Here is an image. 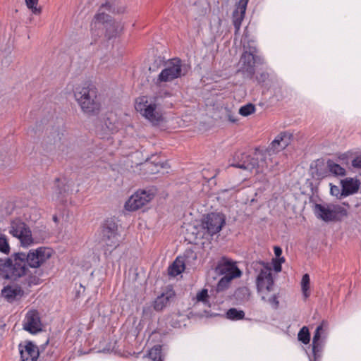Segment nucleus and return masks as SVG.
Listing matches in <instances>:
<instances>
[{"label":"nucleus","mask_w":361,"mask_h":361,"mask_svg":"<svg viewBox=\"0 0 361 361\" xmlns=\"http://www.w3.org/2000/svg\"><path fill=\"white\" fill-rule=\"evenodd\" d=\"M74 97L84 114L95 115L99 112L101 104L96 92L88 85L76 86L74 90Z\"/></svg>","instance_id":"nucleus-1"},{"label":"nucleus","mask_w":361,"mask_h":361,"mask_svg":"<svg viewBox=\"0 0 361 361\" xmlns=\"http://www.w3.org/2000/svg\"><path fill=\"white\" fill-rule=\"evenodd\" d=\"M135 108L145 118L154 125L164 121V113L157 97H140L137 99Z\"/></svg>","instance_id":"nucleus-2"},{"label":"nucleus","mask_w":361,"mask_h":361,"mask_svg":"<svg viewBox=\"0 0 361 361\" xmlns=\"http://www.w3.org/2000/svg\"><path fill=\"white\" fill-rule=\"evenodd\" d=\"M349 207V204L345 202H343L342 204L332 203L316 204L314 211L319 219L324 221H333L346 217Z\"/></svg>","instance_id":"nucleus-3"},{"label":"nucleus","mask_w":361,"mask_h":361,"mask_svg":"<svg viewBox=\"0 0 361 361\" xmlns=\"http://www.w3.org/2000/svg\"><path fill=\"white\" fill-rule=\"evenodd\" d=\"M269 155L262 150H256L252 155L246 156L241 164L232 166L256 173H264L268 167Z\"/></svg>","instance_id":"nucleus-4"},{"label":"nucleus","mask_w":361,"mask_h":361,"mask_svg":"<svg viewBox=\"0 0 361 361\" xmlns=\"http://www.w3.org/2000/svg\"><path fill=\"white\" fill-rule=\"evenodd\" d=\"M25 253H15L11 257L7 259L5 277L8 279L15 281L27 274L29 271L27 266Z\"/></svg>","instance_id":"nucleus-5"},{"label":"nucleus","mask_w":361,"mask_h":361,"mask_svg":"<svg viewBox=\"0 0 361 361\" xmlns=\"http://www.w3.org/2000/svg\"><path fill=\"white\" fill-rule=\"evenodd\" d=\"M186 73L182 62L178 59H173L165 63L157 78V83L171 82L184 75Z\"/></svg>","instance_id":"nucleus-6"},{"label":"nucleus","mask_w":361,"mask_h":361,"mask_svg":"<svg viewBox=\"0 0 361 361\" xmlns=\"http://www.w3.org/2000/svg\"><path fill=\"white\" fill-rule=\"evenodd\" d=\"M226 224V216L221 213H211L204 216L201 222L202 237L219 233Z\"/></svg>","instance_id":"nucleus-7"},{"label":"nucleus","mask_w":361,"mask_h":361,"mask_svg":"<svg viewBox=\"0 0 361 361\" xmlns=\"http://www.w3.org/2000/svg\"><path fill=\"white\" fill-rule=\"evenodd\" d=\"M262 267L256 279L257 292L262 300H265L267 295L273 290L274 280L271 267L268 264H261Z\"/></svg>","instance_id":"nucleus-8"},{"label":"nucleus","mask_w":361,"mask_h":361,"mask_svg":"<svg viewBox=\"0 0 361 361\" xmlns=\"http://www.w3.org/2000/svg\"><path fill=\"white\" fill-rule=\"evenodd\" d=\"M155 193L152 190H140L134 192L126 202L124 207L128 211H136L150 202Z\"/></svg>","instance_id":"nucleus-9"},{"label":"nucleus","mask_w":361,"mask_h":361,"mask_svg":"<svg viewBox=\"0 0 361 361\" xmlns=\"http://www.w3.org/2000/svg\"><path fill=\"white\" fill-rule=\"evenodd\" d=\"M9 233L19 240L23 247H28L34 244L30 229L20 220H14L11 222Z\"/></svg>","instance_id":"nucleus-10"},{"label":"nucleus","mask_w":361,"mask_h":361,"mask_svg":"<svg viewBox=\"0 0 361 361\" xmlns=\"http://www.w3.org/2000/svg\"><path fill=\"white\" fill-rule=\"evenodd\" d=\"M53 252L51 249L40 247L37 249L30 250L25 254L27 263L31 268H39L49 260L52 256Z\"/></svg>","instance_id":"nucleus-11"},{"label":"nucleus","mask_w":361,"mask_h":361,"mask_svg":"<svg viewBox=\"0 0 361 361\" xmlns=\"http://www.w3.org/2000/svg\"><path fill=\"white\" fill-rule=\"evenodd\" d=\"M214 272L232 280L240 278L242 271L237 267L236 262L226 257H222L217 263Z\"/></svg>","instance_id":"nucleus-12"},{"label":"nucleus","mask_w":361,"mask_h":361,"mask_svg":"<svg viewBox=\"0 0 361 361\" xmlns=\"http://www.w3.org/2000/svg\"><path fill=\"white\" fill-rule=\"evenodd\" d=\"M101 241L108 250L116 248L121 240L114 224L104 226L100 232Z\"/></svg>","instance_id":"nucleus-13"},{"label":"nucleus","mask_w":361,"mask_h":361,"mask_svg":"<svg viewBox=\"0 0 361 361\" xmlns=\"http://www.w3.org/2000/svg\"><path fill=\"white\" fill-rule=\"evenodd\" d=\"M328 334V323L326 321H322L321 324L316 329L314 335L312 338V351L314 359L320 357L322 351L324 346L322 340L325 339Z\"/></svg>","instance_id":"nucleus-14"},{"label":"nucleus","mask_w":361,"mask_h":361,"mask_svg":"<svg viewBox=\"0 0 361 361\" xmlns=\"http://www.w3.org/2000/svg\"><path fill=\"white\" fill-rule=\"evenodd\" d=\"M23 326V329L32 334L41 331L42 324L39 312L35 310H29L25 316Z\"/></svg>","instance_id":"nucleus-15"},{"label":"nucleus","mask_w":361,"mask_h":361,"mask_svg":"<svg viewBox=\"0 0 361 361\" xmlns=\"http://www.w3.org/2000/svg\"><path fill=\"white\" fill-rule=\"evenodd\" d=\"M20 361H37L39 352L38 347L32 342H25L18 345Z\"/></svg>","instance_id":"nucleus-16"},{"label":"nucleus","mask_w":361,"mask_h":361,"mask_svg":"<svg viewBox=\"0 0 361 361\" xmlns=\"http://www.w3.org/2000/svg\"><path fill=\"white\" fill-rule=\"evenodd\" d=\"M291 139V134L287 132L281 133L271 143L270 150L275 152L285 149L290 143Z\"/></svg>","instance_id":"nucleus-17"},{"label":"nucleus","mask_w":361,"mask_h":361,"mask_svg":"<svg viewBox=\"0 0 361 361\" xmlns=\"http://www.w3.org/2000/svg\"><path fill=\"white\" fill-rule=\"evenodd\" d=\"M240 63L242 66V72L247 76H252L254 74L255 58L253 53L245 51L241 56Z\"/></svg>","instance_id":"nucleus-18"},{"label":"nucleus","mask_w":361,"mask_h":361,"mask_svg":"<svg viewBox=\"0 0 361 361\" xmlns=\"http://www.w3.org/2000/svg\"><path fill=\"white\" fill-rule=\"evenodd\" d=\"M249 0H240L233 13V23L236 31H238L244 18Z\"/></svg>","instance_id":"nucleus-19"},{"label":"nucleus","mask_w":361,"mask_h":361,"mask_svg":"<svg viewBox=\"0 0 361 361\" xmlns=\"http://www.w3.org/2000/svg\"><path fill=\"white\" fill-rule=\"evenodd\" d=\"M342 184L341 196H348L356 192L360 186V183L353 178H348L341 181Z\"/></svg>","instance_id":"nucleus-20"},{"label":"nucleus","mask_w":361,"mask_h":361,"mask_svg":"<svg viewBox=\"0 0 361 361\" xmlns=\"http://www.w3.org/2000/svg\"><path fill=\"white\" fill-rule=\"evenodd\" d=\"M1 294L8 301H12L18 297L21 296L22 290L18 286H8L2 290Z\"/></svg>","instance_id":"nucleus-21"},{"label":"nucleus","mask_w":361,"mask_h":361,"mask_svg":"<svg viewBox=\"0 0 361 361\" xmlns=\"http://www.w3.org/2000/svg\"><path fill=\"white\" fill-rule=\"evenodd\" d=\"M185 269V263L182 257H177L173 263L169 267V274L176 276L181 274Z\"/></svg>","instance_id":"nucleus-22"},{"label":"nucleus","mask_w":361,"mask_h":361,"mask_svg":"<svg viewBox=\"0 0 361 361\" xmlns=\"http://www.w3.org/2000/svg\"><path fill=\"white\" fill-rule=\"evenodd\" d=\"M172 293L162 294L157 297L154 302V307L156 310H161L167 305L170 298H171Z\"/></svg>","instance_id":"nucleus-23"},{"label":"nucleus","mask_w":361,"mask_h":361,"mask_svg":"<svg viewBox=\"0 0 361 361\" xmlns=\"http://www.w3.org/2000/svg\"><path fill=\"white\" fill-rule=\"evenodd\" d=\"M327 166L329 171L335 176H344L345 173V169L333 161L329 160L327 161Z\"/></svg>","instance_id":"nucleus-24"},{"label":"nucleus","mask_w":361,"mask_h":361,"mask_svg":"<svg viewBox=\"0 0 361 361\" xmlns=\"http://www.w3.org/2000/svg\"><path fill=\"white\" fill-rule=\"evenodd\" d=\"M310 283L309 275L307 274H304L301 280V289L305 298H307L310 296Z\"/></svg>","instance_id":"nucleus-25"},{"label":"nucleus","mask_w":361,"mask_h":361,"mask_svg":"<svg viewBox=\"0 0 361 361\" xmlns=\"http://www.w3.org/2000/svg\"><path fill=\"white\" fill-rule=\"evenodd\" d=\"M148 356L152 361H162L161 346L155 345L151 348L149 351Z\"/></svg>","instance_id":"nucleus-26"},{"label":"nucleus","mask_w":361,"mask_h":361,"mask_svg":"<svg viewBox=\"0 0 361 361\" xmlns=\"http://www.w3.org/2000/svg\"><path fill=\"white\" fill-rule=\"evenodd\" d=\"M245 316V313L242 310H238L235 308H231L226 312V317L228 319L232 320L242 319Z\"/></svg>","instance_id":"nucleus-27"},{"label":"nucleus","mask_w":361,"mask_h":361,"mask_svg":"<svg viewBox=\"0 0 361 361\" xmlns=\"http://www.w3.org/2000/svg\"><path fill=\"white\" fill-rule=\"evenodd\" d=\"M109 20V16L104 12H99L95 15L92 24L97 27L100 24H104Z\"/></svg>","instance_id":"nucleus-28"},{"label":"nucleus","mask_w":361,"mask_h":361,"mask_svg":"<svg viewBox=\"0 0 361 361\" xmlns=\"http://www.w3.org/2000/svg\"><path fill=\"white\" fill-rule=\"evenodd\" d=\"M0 252L8 255L10 252V245L6 235L0 233Z\"/></svg>","instance_id":"nucleus-29"},{"label":"nucleus","mask_w":361,"mask_h":361,"mask_svg":"<svg viewBox=\"0 0 361 361\" xmlns=\"http://www.w3.org/2000/svg\"><path fill=\"white\" fill-rule=\"evenodd\" d=\"M231 281L232 279H228L226 276H222L217 283L216 291L221 292L226 290L230 286Z\"/></svg>","instance_id":"nucleus-30"},{"label":"nucleus","mask_w":361,"mask_h":361,"mask_svg":"<svg viewBox=\"0 0 361 361\" xmlns=\"http://www.w3.org/2000/svg\"><path fill=\"white\" fill-rule=\"evenodd\" d=\"M27 7L31 10L32 13L39 15L42 12L41 7L38 6L39 0H25Z\"/></svg>","instance_id":"nucleus-31"},{"label":"nucleus","mask_w":361,"mask_h":361,"mask_svg":"<svg viewBox=\"0 0 361 361\" xmlns=\"http://www.w3.org/2000/svg\"><path fill=\"white\" fill-rule=\"evenodd\" d=\"M298 340L304 344L309 343L310 341V335L307 327L303 326L299 331L298 335Z\"/></svg>","instance_id":"nucleus-32"},{"label":"nucleus","mask_w":361,"mask_h":361,"mask_svg":"<svg viewBox=\"0 0 361 361\" xmlns=\"http://www.w3.org/2000/svg\"><path fill=\"white\" fill-rule=\"evenodd\" d=\"M255 111V107L252 104L243 106L239 109V114L243 116H247Z\"/></svg>","instance_id":"nucleus-33"},{"label":"nucleus","mask_w":361,"mask_h":361,"mask_svg":"<svg viewBox=\"0 0 361 361\" xmlns=\"http://www.w3.org/2000/svg\"><path fill=\"white\" fill-rule=\"evenodd\" d=\"M180 315L178 314H172L166 318V324H169L172 327H178L180 325V322L177 317Z\"/></svg>","instance_id":"nucleus-34"},{"label":"nucleus","mask_w":361,"mask_h":361,"mask_svg":"<svg viewBox=\"0 0 361 361\" xmlns=\"http://www.w3.org/2000/svg\"><path fill=\"white\" fill-rule=\"evenodd\" d=\"M208 290L205 288L202 289L196 295V300L197 302H203L204 304H207L208 302Z\"/></svg>","instance_id":"nucleus-35"},{"label":"nucleus","mask_w":361,"mask_h":361,"mask_svg":"<svg viewBox=\"0 0 361 361\" xmlns=\"http://www.w3.org/2000/svg\"><path fill=\"white\" fill-rule=\"evenodd\" d=\"M283 262H284V258L282 257L273 259L272 264L275 271L280 272L281 271V264Z\"/></svg>","instance_id":"nucleus-36"},{"label":"nucleus","mask_w":361,"mask_h":361,"mask_svg":"<svg viewBox=\"0 0 361 361\" xmlns=\"http://www.w3.org/2000/svg\"><path fill=\"white\" fill-rule=\"evenodd\" d=\"M264 301H267L269 303L274 305L275 307H277L279 305V301L275 295H271V296H269V294H268L267 297Z\"/></svg>","instance_id":"nucleus-37"},{"label":"nucleus","mask_w":361,"mask_h":361,"mask_svg":"<svg viewBox=\"0 0 361 361\" xmlns=\"http://www.w3.org/2000/svg\"><path fill=\"white\" fill-rule=\"evenodd\" d=\"M331 188H330V192L334 196H338L341 192H340V189L338 186L333 185L332 184H330Z\"/></svg>","instance_id":"nucleus-38"},{"label":"nucleus","mask_w":361,"mask_h":361,"mask_svg":"<svg viewBox=\"0 0 361 361\" xmlns=\"http://www.w3.org/2000/svg\"><path fill=\"white\" fill-rule=\"evenodd\" d=\"M352 165L355 168H361V155L353 160Z\"/></svg>","instance_id":"nucleus-39"},{"label":"nucleus","mask_w":361,"mask_h":361,"mask_svg":"<svg viewBox=\"0 0 361 361\" xmlns=\"http://www.w3.org/2000/svg\"><path fill=\"white\" fill-rule=\"evenodd\" d=\"M52 199L55 200L63 201V195L61 192H56L53 195Z\"/></svg>","instance_id":"nucleus-40"},{"label":"nucleus","mask_w":361,"mask_h":361,"mask_svg":"<svg viewBox=\"0 0 361 361\" xmlns=\"http://www.w3.org/2000/svg\"><path fill=\"white\" fill-rule=\"evenodd\" d=\"M274 254H275L276 258H280L281 255L282 254V250L281 249V247L276 246V247H274Z\"/></svg>","instance_id":"nucleus-41"},{"label":"nucleus","mask_w":361,"mask_h":361,"mask_svg":"<svg viewBox=\"0 0 361 361\" xmlns=\"http://www.w3.org/2000/svg\"><path fill=\"white\" fill-rule=\"evenodd\" d=\"M8 265L7 260L0 258V271L3 270Z\"/></svg>","instance_id":"nucleus-42"},{"label":"nucleus","mask_w":361,"mask_h":361,"mask_svg":"<svg viewBox=\"0 0 361 361\" xmlns=\"http://www.w3.org/2000/svg\"><path fill=\"white\" fill-rule=\"evenodd\" d=\"M54 134H56V137H54V142H56V141H57V140H58V141H59V140L61 139V135H62V134H61V133H56V132H54Z\"/></svg>","instance_id":"nucleus-43"},{"label":"nucleus","mask_w":361,"mask_h":361,"mask_svg":"<svg viewBox=\"0 0 361 361\" xmlns=\"http://www.w3.org/2000/svg\"><path fill=\"white\" fill-rule=\"evenodd\" d=\"M109 128V130L111 132V133H114V131L116 130L117 128L115 127V126H111V127H108Z\"/></svg>","instance_id":"nucleus-44"},{"label":"nucleus","mask_w":361,"mask_h":361,"mask_svg":"<svg viewBox=\"0 0 361 361\" xmlns=\"http://www.w3.org/2000/svg\"><path fill=\"white\" fill-rule=\"evenodd\" d=\"M229 121H231V122L234 123L237 121L236 118H233V116H229Z\"/></svg>","instance_id":"nucleus-45"},{"label":"nucleus","mask_w":361,"mask_h":361,"mask_svg":"<svg viewBox=\"0 0 361 361\" xmlns=\"http://www.w3.org/2000/svg\"><path fill=\"white\" fill-rule=\"evenodd\" d=\"M217 24H218V26H220V25H221V20L219 18H218V20H217Z\"/></svg>","instance_id":"nucleus-46"},{"label":"nucleus","mask_w":361,"mask_h":361,"mask_svg":"<svg viewBox=\"0 0 361 361\" xmlns=\"http://www.w3.org/2000/svg\"><path fill=\"white\" fill-rule=\"evenodd\" d=\"M54 221H57V218L56 216H54Z\"/></svg>","instance_id":"nucleus-47"}]
</instances>
